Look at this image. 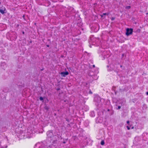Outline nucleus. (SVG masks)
I'll use <instances>...</instances> for the list:
<instances>
[{"mask_svg":"<svg viewBox=\"0 0 148 148\" xmlns=\"http://www.w3.org/2000/svg\"><path fill=\"white\" fill-rule=\"evenodd\" d=\"M74 16L75 20H77L78 22L77 23V25L79 27L82 26L83 24V23L82 22L81 18L80 17L79 15L77 14H75Z\"/></svg>","mask_w":148,"mask_h":148,"instance_id":"nucleus-1","label":"nucleus"},{"mask_svg":"<svg viewBox=\"0 0 148 148\" xmlns=\"http://www.w3.org/2000/svg\"><path fill=\"white\" fill-rule=\"evenodd\" d=\"M19 136L21 138H27L29 137V136H28L27 135H26V133L24 132L23 131L21 130L18 134Z\"/></svg>","mask_w":148,"mask_h":148,"instance_id":"nucleus-2","label":"nucleus"},{"mask_svg":"<svg viewBox=\"0 0 148 148\" xmlns=\"http://www.w3.org/2000/svg\"><path fill=\"white\" fill-rule=\"evenodd\" d=\"M133 32V29L132 28H127L126 29V34L128 36L132 34Z\"/></svg>","mask_w":148,"mask_h":148,"instance_id":"nucleus-3","label":"nucleus"},{"mask_svg":"<svg viewBox=\"0 0 148 148\" xmlns=\"http://www.w3.org/2000/svg\"><path fill=\"white\" fill-rule=\"evenodd\" d=\"M52 130H51L48 131L47 133V137L50 138H52L54 137V135L53 133Z\"/></svg>","mask_w":148,"mask_h":148,"instance_id":"nucleus-4","label":"nucleus"},{"mask_svg":"<svg viewBox=\"0 0 148 148\" xmlns=\"http://www.w3.org/2000/svg\"><path fill=\"white\" fill-rule=\"evenodd\" d=\"M107 111L108 112L110 115H111L113 114L114 113V110L112 109V107L110 109H107Z\"/></svg>","mask_w":148,"mask_h":148,"instance_id":"nucleus-5","label":"nucleus"},{"mask_svg":"<svg viewBox=\"0 0 148 148\" xmlns=\"http://www.w3.org/2000/svg\"><path fill=\"white\" fill-rule=\"evenodd\" d=\"M60 74L62 76L65 77L66 75H68L69 74V73L68 71H66L65 72H61Z\"/></svg>","mask_w":148,"mask_h":148,"instance_id":"nucleus-6","label":"nucleus"},{"mask_svg":"<svg viewBox=\"0 0 148 148\" xmlns=\"http://www.w3.org/2000/svg\"><path fill=\"white\" fill-rule=\"evenodd\" d=\"M103 118L102 117H98L97 118L96 122L99 123H101L103 121Z\"/></svg>","mask_w":148,"mask_h":148,"instance_id":"nucleus-7","label":"nucleus"},{"mask_svg":"<svg viewBox=\"0 0 148 148\" xmlns=\"http://www.w3.org/2000/svg\"><path fill=\"white\" fill-rule=\"evenodd\" d=\"M65 16L67 17H69L71 16L70 14V10H69L68 11H65Z\"/></svg>","mask_w":148,"mask_h":148,"instance_id":"nucleus-8","label":"nucleus"},{"mask_svg":"<svg viewBox=\"0 0 148 148\" xmlns=\"http://www.w3.org/2000/svg\"><path fill=\"white\" fill-rule=\"evenodd\" d=\"M0 12L2 14H3L5 13H6L7 12V11L6 10L5 8V7H4L2 9H0Z\"/></svg>","mask_w":148,"mask_h":148,"instance_id":"nucleus-9","label":"nucleus"},{"mask_svg":"<svg viewBox=\"0 0 148 148\" xmlns=\"http://www.w3.org/2000/svg\"><path fill=\"white\" fill-rule=\"evenodd\" d=\"M94 100L95 101H97V102H99L101 101V98L99 96L95 97V98Z\"/></svg>","mask_w":148,"mask_h":148,"instance_id":"nucleus-10","label":"nucleus"},{"mask_svg":"<svg viewBox=\"0 0 148 148\" xmlns=\"http://www.w3.org/2000/svg\"><path fill=\"white\" fill-rule=\"evenodd\" d=\"M1 66L2 68L4 69V68L6 67V64L4 62H1Z\"/></svg>","mask_w":148,"mask_h":148,"instance_id":"nucleus-11","label":"nucleus"},{"mask_svg":"<svg viewBox=\"0 0 148 148\" xmlns=\"http://www.w3.org/2000/svg\"><path fill=\"white\" fill-rule=\"evenodd\" d=\"M70 10V14H71V16H73L74 14V13L75 11H74L73 9L72 8L71 10Z\"/></svg>","mask_w":148,"mask_h":148,"instance_id":"nucleus-12","label":"nucleus"},{"mask_svg":"<svg viewBox=\"0 0 148 148\" xmlns=\"http://www.w3.org/2000/svg\"><path fill=\"white\" fill-rule=\"evenodd\" d=\"M26 135H27L28 136H29V137L28 138H30L32 135V134L31 132L28 131V130L27 132V133H26Z\"/></svg>","mask_w":148,"mask_h":148,"instance_id":"nucleus-13","label":"nucleus"},{"mask_svg":"<svg viewBox=\"0 0 148 148\" xmlns=\"http://www.w3.org/2000/svg\"><path fill=\"white\" fill-rule=\"evenodd\" d=\"M45 98H46L45 97H40L39 98L40 100L42 101V102H43L44 101V99H45Z\"/></svg>","mask_w":148,"mask_h":148,"instance_id":"nucleus-14","label":"nucleus"},{"mask_svg":"<svg viewBox=\"0 0 148 148\" xmlns=\"http://www.w3.org/2000/svg\"><path fill=\"white\" fill-rule=\"evenodd\" d=\"M90 116L91 117H94L95 116V114L94 111H91L90 112Z\"/></svg>","mask_w":148,"mask_h":148,"instance_id":"nucleus-15","label":"nucleus"},{"mask_svg":"<svg viewBox=\"0 0 148 148\" xmlns=\"http://www.w3.org/2000/svg\"><path fill=\"white\" fill-rule=\"evenodd\" d=\"M106 53V51H103V52L102 54V56H103L104 57H107V56H106L105 55V53Z\"/></svg>","mask_w":148,"mask_h":148,"instance_id":"nucleus-16","label":"nucleus"},{"mask_svg":"<svg viewBox=\"0 0 148 148\" xmlns=\"http://www.w3.org/2000/svg\"><path fill=\"white\" fill-rule=\"evenodd\" d=\"M101 145H103L105 144V142L103 140H102L101 142Z\"/></svg>","mask_w":148,"mask_h":148,"instance_id":"nucleus-17","label":"nucleus"},{"mask_svg":"<svg viewBox=\"0 0 148 148\" xmlns=\"http://www.w3.org/2000/svg\"><path fill=\"white\" fill-rule=\"evenodd\" d=\"M46 2H47L48 4V5H49L50 4V2L48 0H45Z\"/></svg>","mask_w":148,"mask_h":148,"instance_id":"nucleus-18","label":"nucleus"},{"mask_svg":"<svg viewBox=\"0 0 148 148\" xmlns=\"http://www.w3.org/2000/svg\"><path fill=\"white\" fill-rule=\"evenodd\" d=\"M124 90H125V89H121V88H120L119 89V91L121 92H123L124 91Z\"/></svg>","mask_w":148,"mask_h":148,"instance_id":"nucleus-19","label":"nucleus"},{"mask_svg":"<svg viewBox=\"0 0 148 148\" xmlns=\"http://www.w3.org/2000/svg\"><path fill=\"white\" fill-rule=\"evenodd\" d=\"M100 113V116H101V115H103V112L102 111L101 112H98V115H99V113Z\"/></svg>","mask_w":148,"mask_h":148,"instance_id":"nucleus-20","label":"nucleus"},{"mask_svg":"<svg viewBox=\"0 0 148 148\" xmlns=\"http://www.w3.org/2000/svg\"><path fill=\"white\" fill-rule=\"evenodd\" d=\"M108 14L106 13H103L102 15H101V17H103V15H108Z\"/></svg>","mask_w":148,"mask_h":148,"instance_id":"nucleus-21","label":"nucleus"},{"mask_svg":"<svg viewBox=\"0 0 148 148\" xmlns=\"http://www.w3.org/2000/svg\"><path fill=\"white\" fill-rule=\"evenodd\" d=\"M57 141V140H54L53 141L52 143H56Z\"/></svg>","mask_w":148,"mask_h":148,"instance_id":"nucleus-22","label":"nucleus"},{"mask_svg":"<svg viewBox=\"0 0 148 148\" xmlns=\"http://www.w3.org/2000/svg\"><path fill=\"white\" fill-rule=\"evenodd\" d=\"M131 8V7L130 6H127L126 7V9H130Z\"/></svg>","mask_w":148,"mask_h":148,"instance_id":"nucleus-23","label":"nucleus"},{"mask_svg":"<svg viewBox=\"0 0 148 148\" xmlns=\"http://www.w3.org/2000/svg\"><path fill=\"white\" fill-rule=\"evenodd\" d=\"M115 87L113 86L112 87V89L114 91V90H115Z\"/></svg>","mask_w":148,"mask_h":148,"instance_id":"nucleus-24","label":"nucleus"},{"mask_svg":"<svg viewBox=\"0 0 148 148\" xmlns=\"http://www.w3.org/2000/svg\"><path fill=\"white\" fill-rule=\"evenodd\" d=\"M115 18L113 17H112L111 18V20L112 21H114V20Z\"/></svg>","mask_w":148,"mask_h":148,"instance_id":"nucleus-25","label":"nucleus"},{"mask_svg":"<svg viewBox=\"0 0 148 148\" xmlns=\"http://www.w3.org/2000/svg\"><path fill=\"white\" fill-rule=\"evenodd\" d=\"M121 108V107L120 106H118V108H117V109L119 110Z\"/></svg>","mask_w":148,"mask_h":148,"instance_id":"nucleus-26","label":"nucleus"},{"mask_svg":"<svg viewBox=\"0 0 148 148\" xmlns=\"http://www.w3.org/2000/svg\"><path fill=\"white\" fill-rule=\"evenodd\" d=\"M114 92L115 95H116L117 92L115 90H114Z\"/></svg>","mask_w":148,"mask_h":148,"instance_id":"nucleus-27","label":"nucleus"},{"mask_svg":"<svg viewBox=\"0 0 148 148\" xmlns=\"http://www.w3.org/2000/svg\"><path fill=\"white\" fill-rule=\"evenodd\" d=\"M7 147V145H6L5 146V147H2V148H6Z\"/></svg>","mask_w":148,"mask_h":148,"instance_id":"nucleus-28","label":"nucleus"},{"mask_svg":"<svg viewBox=\"0 0 148 148\" xmlns=\"http://www.w3.org/2000/svg\"><path fill=\"white\" fill-rule=\"evenodd\" d=\"M89 75L91 76H93L94 75H93H93H91V73H89Z\"/></svg>","mask_w":148,"mask_h":148,"instance_id":"nucleus-29","label":"nucleus"},{"mask_svg":"<svg viewBox=\"0 0 148 148\" xmlns=\"http://www.w3.org/2000/svg\"><path fill=\"white\" fill-rule=\"evenodd\" d=\"M64 141L63 142V143L64 144H65L66 143V142L64 141V139H63Z\"/></svg>","mask_w":148,"mask_h":148,"instance_id":"nucleus-30","label":"nucleus"},{"mask_svg":"<svg viewBox=\"0 0 148 148\" xmlns=\"http://www.w3.org/2000/svg\"><path fill=\"white\" fill-rule=\"evenodd\" d=\"M60 2H62L63 1V0H58Z\"/></svg>","mask_w":148,"mask_h":148,"instance_id":"nucleus-31","label":"nucleus"},{"mask_svg":"<svg viewBox=\"0 0 148 148\" xmlns=\"http://www.w3.org/2000/svg\"><path fill=\"white\" fill-rule=\"evenodd\" d=\"M56 90H57L58 91L60 90V88H58L56 89Z\"/></svg>","mask_w":148,"mask_h":148,"instance_id":"nucleus-32","label":"nucleus"},{"mask_svg":"<svg viewBox=\"0 0 148 148\" xmlns=\"http://www.w3.org/2000/svg\"><path fill=\"white\" fill-rule=\"evenodd\" d=\"M89 93L90 94H92V92L90 90L89 92Z\"/></svg>","mask_w":148,"mask_h":148,"instance_id":"nucleus-33","label":"nucleus"},{"mask_svg":"<svg viewBox=\"0 0 148 148\" xmlns=\"http://www.w3.org/2000/svg\"><path fill=\"white\" fill-rule=\"evenodd\" d=\"M127 124H129L130 123L129 121H127Z\"/></svg>","mask_w":148,"mask_h":148,"instance_id":"nucleus-34","label":"nucleus"},{"mask_svg":"<svg viewBox=\"0 0 148 148\" xmlns=\"http://www.w3.org/2000/svg\"><path fill=\"white\" fill-rule=\"evenodd\" d=\"M22 34H25V32L24 31H22Z\"/></svg>","mask_w":148,"mask_h":148,"instance_id":"nucleus-35","label":"nucleus"},{"mask_svg":"<svg viewBox=\"0 0 148 148\" xmlns=\"http://www.w3.org/2000/svg\"><path fill=\"white\" fill-rule=\"evenodd\" d=\"M127 129L129 130L130 129V127L128 126H127Z\"/></svg>","mask_w":148,"mask_h":148,"instance_id":"nucleus-36","label":"nucleus"},{"mask_svg":"<svg viewBox=\"0 0 148 148\" xmlns=\"http://www.w3.org/2000/svg\"><path fill=\"white\" fill-rule=\"evenodd\" d=\"M44 69V68H42V69H41L40 70L41 71H43Z\"/></svg>","mask_w":148,"mask_h":148,"instance_id":"nucleus-37","label":"nucleus"},{"mask_svg":"<svg viewBox=\"0 0 148 148\" xmlns=\"http://www.w3.org/2000/svg\"><path fill=\"white\" fill-rule=\"evenodd\" d=\"M47 47H49V45H47Z\"/></svg>","mask_w":148,"mask_h":148,"instance_id":"nucleus-38","label":"nucleus"},{"mask_svg":"<svg viewBox=\"0 0 148 148\" xmlns=\"http://www.w3.org/2000/svg\"><path fill=\"white\" fill-rule=\"evenodd\" d=\"M92 66H93V68L95 67V65H92Z\"/></svg>","mask_w":148,"mask_h":148,"instance_id":"nucleus-39","label":"nucleus"},{"mask_svg":"<svg viewBox=\"0 0 148 148\" xmlns=\"http://www.w3.org/2000/svg\"><path fill=\"white\" fill-rule=\"evenodd\" d=\"M146 94L147 95H148V92H146Z\"/></svg>","mask_w":148,"mask_h":148,"instance_id":"nucleus-40","label":"nucleus"},{"mask_svg":"<svg viewBox=\"0 0 148 148\" xmlns=\"http://www.w3.org/2000/svg\"><path fill=\"white\" fill-rule=\"evenodd\" d=\"M108 71H109H109H111L112 70H111V69H108Z\"/></svg>","mask_w":148,"mask_h":148,"instance_id":"nucleus-41","label":"nucleus"},{"mask_svg":"<svg viewBox=\"0 0 148 148\" xmlns=\"http://www.w3.org/2000/svg\"><path fill=\"white\" fill-rule=\"evenodd\" d=\"M120 67H121V68L122 67V65H120Z\"/></svg>","mask_w":148,"mask_h":148,"instance_id":"nucleus-42","label":"nucleus"},{"mask_svg":"<svg viewBox=\"0 0 148 148\" xmlns=\"http://www.w3.org/2000/svg\"><path fill=\"white\" fill-rule=\"evenodd\" d=\"M48 108H45V109H46V110H48Z\"/></svg>","mask_w":148,"mask_h":148,"instance_id":"nucleus-43","label":"nucleus"},{"mask_svg":"<svg viewBox=\"0 0 148 148\" xmlns=\"http://www.w3.org/2000/svg\"><path fill=\"white\" fill-rule=\"evenodd\" d=\"M107 67L108 68V67H109V65H107Z\"/></svg>","mask_w":148,"mask_h":148,"instance_id":"nucleus-44","label":"nucleus"},{"mask_svg":"<svg viewBox=\"0 0 148 148\" xmlns=\"http://www.w3.org/2000/svg\"><path fill=\"white\" fill-rule=\"evenodd\" d=\"M122 69H124V67H123V68H122Z\"/></svg>","mask_w":148,"mask_h":148,"instance_id":"nucleus-45","label":"nucleus"},{"mask_svg":"<svg viewBox=\"0 0 148 148\" xmlns=\"http://www.w3.org/2000/svg\"><path fill=\"white\" fill-rule=\"evenodd\" d=\"M68 140V139H65V140Z\"/></svg>","mask_w":148,"mask_h":148,"instance_id":"nucleus-46","label":"nucleus"},{"mask_svg":"<svg viewBox=\"0 0 148 148\" xmlns=\"http://www.w3.org/2000/svg\"><path fill=\"white\" fill-rule=\"evenodd\" d=\"M30 42V43H31L32 42V41H31Z\"/></svg>","mask_w":148,"mask_h":148,"instance_id":"nucleus-47","label":"nucleus"},{"mask_svg":"<svg viewBox=\"0 0 148 148\" xmlns=\"http://www.w3.org/2000/svg\"><path fill=\"white\" fill-rule=\"evenodd\" d=\"M25 17V16H24V15H23V17Z\"/></svg>","mask_w":148,"mask_h":148,"instance_id":"nucleus-48","label":"nucleus"},{"mask_svg":"<svg viewBox=\"0 0 148 148\" xmlns=\"http://www.w3.org/2000/svg\"><path fill=\"white\" fill-rule=\"evenodd\" d=\"M123 55H124V54H123L122 55V56H123Z\"/></svg>","mask_w":148,"mask_h":148,"instance_id":"nucleus-49","label":"nucleus"},{"mask_svg":"<svg viewBox=\"0 0 148 148\" xmlns=\"http://www.w3.org/2000/svg\"><path fill=\"white\" fill-rule=\"evenodd\" d=\"M140 31V29H139V30H138V31Z\"/></svg>","mask_w":148,"mask_h":148,"instance_id":"nucleus-50","label":"nucleus"},{"mask_svg":"<svg viewBox=\"0 0 148 148\" xmlns=\"http://www.w3.org/2000/svg\"><path fill=\"white\" fill-rule=\"evenodd\" d=\"M140 31V29H139V30H138V31Z\"/></svg>","mask_w":148,"mask_h":148,"instance_id":"nucleus-51","label":"nucleus"},{"mask_svg":"<svg viewBox=\"0 0 148 148\" xmlns=\"http://www.w3.org/2000/svg\"><path fill=\"white\" fill-rule=\"evenodd\" d=\"M22 86L23 87V86H24V85H23Z\"/></svg>","mask_w":148,"mask_h":148,"instance_id":"nucleus-52","label":"nucleus"},{"mask_svg":"<svg viewBox=\"0 0 148 148\" xmlns=\"http://www.w3.org/2000/svg\"><path fill=\"white\" fill-rule=\"evenodd\" d=\"M1 2L0 1V4H1Z\"/></svg>","mask_w":148,"mask_h":148,"instance_id":"nucleus-53","label":"nucleus"},{"mask_svg":"<svg viewBox=\"0 0 148 148\" xmlns=\"http://www.w3.org/2000/svg\"><path fill=\"white\" fill-rule=\"evenodd\" d=\"M4 57V56H3V58Z\"/></svg>","mask_w":148,"mask_h":148,"instance_id":"nucleus-54","label":"nucleus"}]
</instances>
